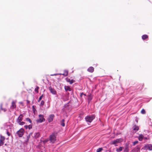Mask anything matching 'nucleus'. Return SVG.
I'll return each instance as SVG.
<instances>
[{"instance_id":"nucleus-1","label":"nucleus","mask_w":152,"mask_h":152,"mask_svg":"<svg viewBox=\"0 0 152 152\" xmlns=\"http://www.w3.org/2000/svg\"><path fill=\"white\" fill-rule=\"evenodd\" d=\"M57 133H53L50 136V140L52 143H54L56 140Z\"/></svg>"},{"instance_id":"nucleus-2","label":"nucleus","mask_w":152,"mask_h":152,"mask_svg":"<svg viewBox=\"0 0 152 152\" xmlns=\"http://www.w3.org/2000/svg\"><path fill=\"white\" fill-rule=\"evenodd\" d=\"M95 117V116L94 115H88L85 118L86 121L89 123H91Z\"/></svg>"},{"instance_id":"nucleus-3","label":"nucleus","mask_w":152,"mask_h":152,"mask_svg":"<svg viewBox=\"0 0 152 152\" xmlns=\"http://www.w3.org/2000/svg\"><path fill=\"white\" fill-rule=\"evenodd\" d=\"M24 133V131L23 128H21L16 132V134L19 137H21L23 136Z\"/></svg>"},{"instance_id":"nucleus-4","label":"nucleus","mask_w":152,"mask_h":152,"mask_svg":"<svg viewBox=\"0 0 152 152\" xmlns=\"http://www.w3.org/2000/svg\"><path fill=\"white\" fill-rule=\"evenodd\" d=\"M39 118L36 120V121L37 123H41L45 121V119L44 118V116L43 115H39Z\"/></svg>"},{"instance_id":"nucleus-5","label":"nucleus","mask_w":152,"mask_h":152,"mask_svg":"<svg viewBox=\"0 0 152 152\" xmlns=\"http://www.w3.org/2000/svg\"><path fill=\"white\" fill-rule=\"evenodd\" d=\"M123 140L121 138L117 139L115 140L112 141L111 142V144L115 145L116 144H117L121 142Z\"/></svg>"},{"instance_id":"nucleus-6","label":"nucleus","mask_w":152,"mask_h":152,"mask_svg":"<svg viewBox=\"0 0 152 152\" xmlns=\"http://www.w3.org/2000/svg\"><path fill=\"white\" fill-rule=\"evenodd\" d=\"M5 140V137L2 135L0 136V146L4 144V141Z\"/></svg>"},{"instance_id":"nucleus-7","label":"nucleus","mask_w":152,"mask_h":152,"mask_svg":"<svg viewBox=\"0 0 152 152\" xmlns=\"http://www.w3.org/2000/svg\"><path fill=\"white\" fill-rule=\"evenodd\" d=\"M133 133H135L136 132L138 131L139 130V127L136 126V125H135L133 127Z\"/></svg>"},{"instance_id":"nucleus-8","label":"nucleus","mask_w":152,"mask_h":152,"mask_svg":"<svg viewBox=\"0 0 152 152\" xmlns=\"http://www.w3.org/2000/svg\"><path fill=\"white\" fill-rule=\"evenodd\" d=\"M140 148L137 146L133 149L131 152H140Z\"/></svg>"},{"instance_id":"nucleus-9","label":"nucleus","mask_w":152,"mask_h":152,"mask_svg":"<svg viewBox=\"0 0 152 152\" xmlns=\"http://www.w3.org/2000/svg\"><path fill=\"white\" fill-rule=\"evenodd\" d=\"M16 107V102L13 101L12 102L11 105L10 106V108L11 109H13L15 108Z\"/></svg>"},{"instance_id":"nucleus-10","label":"nucleus","mask_w":152,"mask_h":152,"mask_svg":"<svg viewBox=\"0 0 152 152\" xmlns=\"http://www.w3.org/2000/svg\"><path fill=\"white\" fill-rule=\"evenodd\" d=\"M54 117V115L53 114H51L49 115V116L48 119V121L49 122H52L53 120V118Z\"/></svg>"},{"instance_id":"nucleus-11","label":"nucleus","mask_w":152,"mask_h":152,"mask_svg":"<svg viewBox=\"0 0 152 152\" xmlns=\"http://www.w3.org/2000/svg\"><path fill=\"white\" fill-rule=\"evenodd\" d=\"M145 149H148L150 151L152 150V145L151 144H147L145 146Z\"/></svg>"},{"instance_id":"nucleus-12","label":"nucleus","mask_w":152,"mask_h":152,"mask_svg":"<svg viewBox=\"0 0 152 152\" xmlns=\"http://www.w3.org/2000/svg\"><path fill=\"white\" fill-rule=\"evenodd\" d=\"M49 89L52 94H56V91L54 89H53L51 86L49 87Z\"/></svg>"},{"instance_id":"nucleus-13","label":"nucleus","mask_w":152,"mask_h":152,"mask_svg":"<svg viewBox=\"0 0 152 152\" xmlns=\"http://www.w3.org/2000/svg\"><path fill=\"white\" fill-rule=\"evenodd\" d=\"M23 116L22 114H21L20 115L17 120V122L18 123L20 122L23 120Z\"/></svg>"},{"instance_id":"nucleus-14","label":"nucleus","mask_w":152,"mask_h":152,"mask_svg":"<svg viewBox=\"0 0 152 152\" xmlns=\"http://www.w3.org/2000/svg\"><path fill=\"white\" fill-rule=\"evenodd\" d=\"M124 152H129V146L128 144H126L125 146V148L124 151Z\"/></svg>"},{"instance_id":"nucleus-15","label":"nucleus","mask_w":152,"mask_h":152,"mask_svg":"<svg viewBox=\"0 0 152 152\" xmlns=\"http://www.w3.org/2000/svg\"><path fill=\"white\" fill-rule=\"evenodd\" d=\"M94 70V68L93 67L90 66L87 69V71L91 73L93 72Z\"/></svg>"},{"instance_id":"nucleus-16","label":"nucleus","mask_w":152,"mask_h":152,"mask_svg":"<svg viewBox=\"0 0 152 152\" xmlns=\"http://www.w3.org/2000/svg\"><path fill=\"white\" fill-rule=\"evenodd\" d=\"M68 71L67 70H65L64 71V73L63 74H60V75H61L65 76H67L68 75Z\"/></svg>"},{"instance_id":"nucleus-17","label":"nucleus","mask_w":152,"mask_h":152,"mask_svg":"<svg viewBox=\"0 0 152 152\" xmlns=\"http://www.w3.org/2000/svg\"><path fill=\"white\" fill-rule=\"evenodd\" d=\"M64 88L66 91H71V88L69 86H64Z\"/></svg>"},{"instance_id":"nucleus-18","label":"nucleus","mask_w":152,"mask_h":152,"mask_svg":"<svg viewBox=\"0 0 152 152\" xmlns=\"http://www.w3.org/2000/svg\"><path fill=\"white\" fill-rule=\"evenodd\" d=\"M144 136L142 134H140L138 137V140L140 141H141L143 139Z\"/></svg>"},{"instance_id":"nucleus-19","label":"nucleus","mask_w":152,"mask_h":152,"mask_svg":"<svg viewBox=\"0 0 152 152\" xmlns=\"http://www.w3.org/2000/svg\"><path fill=\"white\" fill-rule=\"evenodd\" d=\"M39 136L40 133L39 132H36L34 134V137L36 138L39 137Z\"/></svg>"},{"instance_id":"nucleus-20","label":"nucleus","mask_w":152,"mask_h":152,"mask_svg":"<svg viewBox=\"0 0 152 152\" xmlns=\"http://www.w3.org/2000/svg\"><path fill=\"white\" fill-rule=\"evenodd\" d=\"M123 147H120L119 148H117L116 151L117 152H120L123 150Z\"/></svg>"},{"instance_id":"nucleus-21","label":"nucleus","mask_w":152,"mask_h":152,"mask_svg":"<svg viewBox=\"0 0 152 152\" xmlns=\"http://www.w3.org/2000/svg\"><path fill=\"white\" fill-rule=\"evenodd\" d=\"M32 133H30L27 136V141L28 142L31 136L32 135Z\"/></svg>"},{"instance_id":"nucleus-22","label":"nucleus","mask_w":152,"mask_h":152,"mask_svg":"<svg viewBox=\"0 0 152 152\" xmlns=\"http://www.w3.org/2000/svg\"><path fill=\"white\" fill-rule=\"evenodd\" d=\"M0 108L1 110H2L4 112H6L7 110L6 108H3L2 104H1L0 105Z\"/></svg>"},{"instance_id":"nucleus-23","label":"nucleus","mask_w":152,"mask_h":152,"mask_svg":"<svg viewBox=\"0 0 152 152\" xmlns=\"http://www.w3.org/2000/svg\"><path fill=\"white\" fill-rule=\"evenodd\" d=\"M148 36L147 35H143L142 36V39L143 40H145L146 39L148 38Z\"/></svg>"},{"instance_id":"nucleus-24","label":"nucleus","mask_w":152,"mask_h":152,"mask_svg":"<svg viewBox=\"0 0 152 152\" xmlns=\"http://www.w3.org/2000/svg\"><path fill=\"white\" fill-rule=\"evenodd\" d=\"M64 121V120L63 119L61 122V125L63 127L65 126Z\"/></svg>"},{"instance_id":"nucleus-25","label":"nucleus","mask_w":152,"mask_h":152,"mask_svg":"<svg viewBox=\"0 0 152 152\" xmlns=\"http://www.w3.org/2000/svg\"><path fill=\"white\" fill-rule=\"evenodd\" d=\"M39 87L38 86H37L36 87L35 89V91L37 93H38L39 92Z\"/></svg>"},{"instance_id":"nucleus-26","label":"nucleus","mask_w":152,"mask_h":152,"mask_svg":"<svg viewBox=\"0 0 152 152\" xmlns=\"http://www.w3.org/2000/svg\"><path fill=\"white\" fill-rule=\"evenodd\" d=\"M102 149H103L102 148H98L97 149L96 152H100L102 150Z\"/></svg>"},{"instance_id":"nucleus-27","label":"nucleus","mask_w":152,"mask_h":152,"mask_svg":"<svg viewBox=\"0 0 152 152\" xmlns=\"http://www.w3.org/2000/svg\"><path fill=\"white\" fill-rule=\"evenodd\" d=\"M92 98L91 96H89L88 99L89 103L92 100Z\"/></svg>"},{"instance_id":"nucleus-28","label":"nucleus","mask_w":152,"mask_h":152,"mask_svg":"<svg viewBox=\"0 0 152 152\" xmlns=\"http://www.w3.org/2000/svg\"><path fill=\"white\" fill-rule=\"evenodd\" d=\"M27 121H28L30 124H31L32 122L31 120L29 118H27L26 119Z\"/></svg>"},{"instance_id":"nucleus-29","label":"nucleus","mask_w":152,"mask_h":152,"mask_svg":"<svg viewBox=\"0 0 152 152\" xmlns=\"http://www.w3.org/2000/svg\"><path fill=\"white\" fill-rule=\"evenodd\" d=\"M141 113L142 114H145V111L144 109H142L141 111Z\"/></svg>"},{"instance_id":"nucleus-30","label":"nucleus","mask_w":152,"mask_h":152,"mask_svg":"<svg viewBox=\"0 0 152 152\" xmlns=\"http://www.w3.org/2000/svg\"><path fill=\"white\" fill-rule=\"evenodd\" d=\"M44 101L43 100H42L40 103V105L42 106L44 105Z\"/></svg>"},{"instance_id":"nucleus-31","label":"nucleus","mask_w":152,"mask_h":152,"mask_svg":"<svg viewBox=\"0 0 152 152\" xmlns=\"http://www.w3.org/2000/svg\"><path fill=\"white\" fill-rule=\"evenodd\" d=\"M66 81L68 82H69V83H70V79L68 78V77H66Z\"/></svg>"},{"instance_id":"nucleus-32","label":"nucleus","mask_w":152,"mask_h":152,"mask_svg":"<svg viewBox=\"0 0 152 152\" xmlns=\"http://www.w3.org/2000/svg\"><path fill=\"white\" fill-rule=\"evenodd\" d=\"M20 125H23L25 124V123L24 122H20L18 123Z\"/></svg>"},{"instance_id":"nucleus-33","label":"nucleus","mask_w":152,"mask_h":152,"mask_svg":"<svg viewBox=\"0 0 152 152\" xmlns=\"http://www.w3.org/2000/svg\"><path fill=\"white\" fill-rule=\"evenodd\" d=\"M75 82V80H71L70 81L69 83L71 84H72L73 83H74Z\"/></svg>"},{"instance_id":"nucleus-34","label":"nucleus","mask_w":152,"mask_h":152,"mask_svg":"<svg viewBox=\"0 0 152 152\" xmlns=\"http://www.w3.org/2000/svg\"><path fill=\"white\" fill-rule=\"evenodd\" d=\"M138 142L137 141H135L133 143V145H135L137 144Z\"/></svg>"},{"instance_id":"nucleus-35","label":"nucleus","mask_w":152,"mask_h":152,"mask_svg":"<svg viewBox=\"0 0 152 152\" xmlns=\"http://www.w3.org/2000/svg\"><path fill=\"white\" fill-rule=\"evenodd\" d=\"M28 128L29 129H30L31 128H32V126L31 125H29L28 126Z\"/></svg>"},{"instance_id":"nucleus-36","label":"nucleus","mask_w":152,"mask_h":152,"mask_svg":"<svg viewBox=\"0 0 152 152\" xmlns=\"http://www.w3.org/2000/svg\"><path fill=\"white\" fill-rule=\"evenodd\" d=\"M7 135L9 136H10V133L8 131H7Z\"/></svg>"},{"instance_id":"nucleus-37","label":"nucleus","mask_w":152,"mask_h":152,"mask_svg":"<svg viewBox=\"0 0 152 152\" xmlns=\"http://www.w3.org/2000/svg\"><path fill=\"white\" fill-rule=\"evenodd\" d=\"M43 96V94H42L41 96H40L39 99L40 100H41Z\"/></svg>"},{"instance_id":"nucleus-38","label":"nucleus","mask_w":152,"mask_h":152,"mask_svg":"<svg viewBox=\"0 0 152 152\" xmlns=\"http://www.w3.org/2000/svg\"><path fill=\"white\" fill-rule=\"evenodd\" d=\"M143 139L145 140H149V138H148V137H144Z\"/></svg>"},{"instance_id":"nucleus-39","label":"nucleus","mask_w":152,"mask_h":152,"mask_svg":"<svg viewBox=\"0 0 152 152\" xmlns=\"http://www.w3.org/2000/svg\"><path fill=\"white\" fill-rule=\"evenodd\" d=\"M48 140H44L43 142L44 143H46L47 142H48Z\"/></svg>"},{"instance_id":"nucleus-40","label":"nucleus","mask_w":152,"mask_h":152,"mask_svg":"<svg viewBox=\"0 0 152 152\" xmlns=\"http://www.w3.org/2000/svg\"><path fill=\"white\" fill-rule=\"evenodd\" d=\"M83 95H84L85 96L86 95L85 94H83V93H81L80 94V96L81 97H82Z\"/></svg>"},{"instance_id":"nucleus-41","label":"nucleus","mask_w":152,"mask_h":152,"mask_svg":"<svg viewBox=\"0 0 152 152\" xmlns=\"http://www.w3.org/2000/svg\"><path fill=\"white\" fill-rule=\"evenodd\" d=\"M58 75V74H52V75H50V76H54V75H55V76H56V75Z\"/></svg>"},{"instance_id":"nucleus-42","label":"nucleus","mask_w":152,"mask_h":152,"mask_svg":"<svg viewBox=\"0 0 152 152\" xmlns=\"http://www.w3.org/2000/svg\"><path fill=\"white\" fill-rule=\"evenodd\" d=\"M26 101H27V104H28L30 103V101H29L28 100H27Z\"/></svg>"},{"instance_id":"nucleus-43","label":"nucleus","mask_w":152,"mask_h":152,"mask_svg":"<svg viewBox=\"0 0 152 152\" xmlns=\"http://www.w3.org/2000/svg\"><path fill=\"white\" fill-rule=\"evenodd\" d=\"M32 108H33V110L34 112L35 111V108L34 107V106H32Z\"/></svg>"},{"instance_id":"nucleus-44","label":"nucleus","mask_w":152,"mask_h":152,"mask_svg":"<svg viewBox=\"0 0 152 152\" xmlns=\"http://www.w3.org/2000/svg\"><path fill=\"white\" fill-rule=\"evenodd\" d=\"M25 128L26 129L28 128V126L26 125L24 126Z\"/></svg>"},{"instance_id":"nucleus-45","label":"nucleus","mask_w":152,"mask_h":152,"mask_svg":"<svg viewBox=\"0 0 152 152\" xmlns=\"http://www.w3.org/2000/svg\"><path fill=\"white\" fill-rule=\"evenodd\" d=\"M41 100H40L39 99L38 100V102H39Z\"/></svg>"},{"instance_id":"nucleus-46","label":"nucleus","mask_w":152,"mask_h":152,"mask_svg":"<svg viewBox=\"0 0 152 152\" xmlns=\"http://www.w3.org/2000/svg\"><path fill=\"white\" fill-rule=\"evenodd\" d=\"M20 104H22L23 103H22V102H20Z\"/></svg>"}]
</instances>
